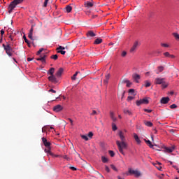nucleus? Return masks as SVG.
Here are the masks:
<instances>
[{"label":"nucleus","mask_w":179,"mask_h":179,"mask_svg":"<svg viewBox=\"0 0 179 179\" xmlns=\"http://www.w3.org/2000/svg\"><path fill=\"white\" fill-rule=\"evenodd\" d=\"M33 31H34L33 26H31V27L29 30V32L28 34V37H29V38H30V40H33Z\"/></svg>","instance_id":"obj_16"},{"label":"nucleus","mask_w":179,"mask_h":179,"mask_svg":"<svg viewBox=\"0 0 179 179\" xmlns=\"http://www.w3.org/2000/svg\"><path fill=\"white\" fill-rule=\"evenodd\" d=\"M110 80V74L106 76V79L104 80V83H108V80Z\"/></svg>","instance_id":"obj_32"},{"label":"nucleus","mask_w":179,"mask_h":179,"mask_svg":"<svg viewBox=\"0 0 179 179\" xmlns=\"http://www.w3.org/2000/svg\"><path fill=\"white\" fill-rule=\"evenodd\" d=\"M48 80H50V82H52V83H58V79H57V77H55V76H49Z\"/></svg>","instance_id":"obj_10"},{"label":"nucleus","mask_w":179,"mask_h":179,"mask_svg":"<svg viewBox=\"0 0 179 179\" xmlns=\"http://www.w3.org/2000/svg\"><path fill=\"white\" fill-rule=\"evenodd\" d=\"M0 33H1L0 43H2V38L3 37V35L5 34V31L3 29H1L0 31Z\"/></svg>","instance_id":"obj_31"},{"label":"nucleus","mask_w":179,"mask_h":179,"mask_svg":"<svg viewBox=\"0 0 179 179\" xmlns=\"http://www.w3.org/2000/svg\"><path fill=\"white\" fill-rule=\"evenodd\" d=\"M121 56L122 57H127V52L126 51H123L122 52V55H121Z\"/></svg>","instance_id":"obj_49"},{"label":"nucleus","mask_w":179,"mask_h":179,"mask_svg":"<svg viewBox=\"0 0 179 179\" xmlns=\"http://www.w3.org/2000/svg\"><path fill=\"white\" fill-rule=\"evenodd\" d=\"M144 124L146 125V127H153V123H152L150 121H145Z\"/></svg>","instance_id":"obj_26"},{"label":"nucleus","mask_w":179,"mask_h":179,"mask_svg":"<svg viewBox=\"0 0 179 179\" xmlns=\"http://www.w3.org/2000/svg\"><path fill=\"white\" fill-rule=\"evenodd\" d=\"M144 111L145 112V113H152V110H150V109H144Z\"/></svg>","instance_id":"obj_52"},{"label":"nucleus","mask_w":179,"mask_h":179,"mask_svg":"<svg viewBox=\"0 0 179 179\" xmlns=\"http://www.w3.org/2000/svg\"><path fill=\"white\" fill-rule=\"evenodd\" d=\"M32 60H33V59H31V58H30V57H28V58H27V61H28V62H30V61H32Z\"/></svg>","instance_id":"obj_64"},{"label":"nucleus","mask_w":179,"mask_h":179,"mask_svg":"<svg viewBox=\"0 0 179 179\" xmlns=\"http://www.w3.org/2000/svg\"><path fill=\"white\" fill-rule=\"evenodd\" d=\"M110 117L111 120L113 121V122H115V121H117V117H115L114 112H113V111L110 112Z\"/></svg>","instance_id":"obj_17"},{"label":"nucleus","mask_w":179,"mask_h":179,"mask_svg":"<svg viewBox=\"0 0 179 179\" xmlns=\"http://www.w3.org/2000/svg\"><path fill=\"white\" fill-rule=\"evenodd\" d=\"M122 82H123V83H126L127 87H131V85H132V83H131L128 80H124Z\"/></svg>","instance_id":"obj_21"},{"label":"nucleus","mask_w":179,"mask_h":179,"mask_svg":"<svg viewBox=\"0 0 179 179\" xmlns=\"http://www.w3.org/2000/svg\"><path fill=\"white\" fill-rule=\"evenodd\" d=\"M133 78L135 79V80H139V79H141V76L138 74H134L133 75Z\"/></svg>","instance_id":"obj_29"},{"label":"nucleus","mask_w":179,"mask_h":179,"mask_svg":"<svg viewBox=\"0 0 179 179\" xmlns=\"http://www.w3.org/2000/svg\"><path fill=\"white\" fill-rule=\"evenodd\" d=\"M161 45H162V47H164L165 48H169L170 47V45L169 44L163 43H161Z\"/></svg>","instance_id":"obj_37"},{"label":"nucleus","mask_w":179,"mask_h":179,"mask_svg":"<svg viewBox=\"0 0 179 179\" xmlns=\"http://www.w3.org/2000/svg\"><path fill=\"white\" fill-rule=\"evenodd\" d=\"M68 120L70 122L71 125L73 126V120H72L71 118H69Z\"/></svg>","instance_id":"obj_55"},{"label":"nucleus","mask_w":179,"mask_h":179,"mask_svg":"<svg viewBox=\"0 0 179 179\" xmlns=\"http://www.w3.org/2000/svg\"><path fill=\"white\" fill-rule=\"evenodd\" d=\"M70 169L73 170V171H76V168H75L73 166L70 167Z\"/></svg>","instance_id":"obj_57"},{"label":"nucleus","mask_w":179,"mask_h":179,"mask_svg":"<svg viewBox=\"0 0 179 179\" xmlns=\"http://www.w3.org/2000/svg\"><path fill=\"white\" fill-rule=\"evenodd\" d=\"M170 108H177V106L176 104H172L170 106Z\"/></svg>","instance_id":"obj_51"},{"label":"nucleus","mask_w":179,"mask_h":179,"mask_svg":"<svg viewBox=\"0 0 179 179\" xmlns=\"http://www.w3.org/2000/svg\"><path fill=\"white\" fill-rule=\"evenodd\" d=\"M96 114H97V112L96 110H92L91 115H96Z\"/></svg>","instance_id":"obj_56"},{"label":"nucleus","mask_w":179,"mask_h":179,"mask_svg":"<svg viewBox=\"0 0 179 179\" xmlns=\"http://www.w3.org/2000/svg\"><path fill=\"white\" fill-rule=\"evenodd\" d=\"M7 31L8 34H9V38H10L11 41H13L15 40L13 38V37H15V36L13 35V30L8 29Z\"/></svg>","instance_id":"obj_12"},{"label":"nucleus","mask_w":179,"mask_h":179,"mask_svg":"<svg viewBox=\"0 0 179 179\" xmlns=\"http://www.w3.org/2000/svg\"><path fill=\"white\" fill-rule=\"evenodd\" d=\"M174 149H176V146H174V145L171 146V147H165L164 148V150L167 153H171V152H174Z\"/></svg>","instance_id":"obj_9"},{"label":"nucleus","mask_w":179,"mask_h":179,"mask_svg":"<svg viewBox=\"0 0 179 179\" xmlns=\"http://www.w3.org/2000/svg\"><path fill=\"white\" fill-rule=\"evenodd\" d=\"M2 45H3V48L4 50H6V45L3 44Z\"/></svg>","instance_id":"obj_63"},{"label":"nucleus","mask_w":179,"mask_h":179,"mask_svg":"<svg viewBox=\"0 0 179 179\" xmlns=\"http://www.w3.org/2000/svg\"><path fill=\"white\" fill-rule=\"evenodd\" d=\"M129 174H134L136 177H140L141 176V172L139 171H135L131 169H129Z\"/></svg>","instance_id":"obj_8"},{"label":"nucleus","mask_w":179,"mask_h":179,"mask_svg":"<svg viewBox=\"0 0 179 179\" xmlns=\"http://www.w3.org/2000/svg\"><path fill=\"white\" fill-rule=\"evenodd\" d=\"M163 71H164V67L162 66H159L157 67V69L156 71V73L157 75H159V73H160V72H163Z\"/></svg>","instance_id":"obj_18"},{"label":"nucleus","mask_w":179,"mask_h":179,"mask_svg":"<svg viewBox=\"0 0 179 179\" xmlns=\"http://www.w3.org/2000/svg\"><path fill=\"white\" fill-rule=\"evenodd\" d=\"M81 138L82 139H84V141H89V138L86 135H82Z\"/></svg>","instance_id":"obj_39"},{"label":"nucleus","mask_w":179,"mask_h":179,"mask_svg":"<svg viewBox=\"0 0 179 179\" xmlns=\"http://www.w3.org/2000/svg\"><path fill=\"white\" fill-rule=\"evenodd\" d=\"M78 73H80V72L79 71L76 72L75 74H73V76L71 77V80H76V77L78 76Z\"/></svg>","instance_id":"obj_28"},{"label":"nucleus","mask_w":179,"mask_h":179,"mask_svg":"<svg viewBox=\"0 0 179 179\" xmlns=\"http://www.w3.org/2000/svg\"><path fill=\"white\" fill-rule=\"evenodd\" d=\"M63 50H65V47H64V46H59V47L57 48V51H62Z\"/></svg>","instance_id":"obj_40"},{"label":"nucleus","mask_w":179,"mask_h":179,"mask_svg":"<svg viewBox=\"0 0 179 179\" xmlns=\"http://www.w3.org/2000/svg\"><path fill=\"white\" fill-rule=\"evenodd\" d=\"M85 8H92L93 3L87 1L86 3H85Z\"/></svg>","instance_id":"obj_22"},{"label":"nucleus","mask_w":179,"mask_h":179,"mask_svg":"<svg viewBox=\"0 0 179 179\" xmlns=\"http://www.w3.org/2000/svg\"><path fill=\"white\" fill-rule=\"evenodd\" d=\"M139 45H141V43H139V41H136L130 49V52L131 54H134V52H135V51H136V48H138V47H139Z\"/></svg>","instance_id":"obj_7"},{"label":"nucleus","mask_w":179,"mask_h":179,"mask_svg":"<svg viewBox=\"0 0 179 179\" xmlns=\"http://www.w3.org/2000/svg\"><path fill=\"white\" fill-rule=\"evenodd\" d=\"M173 36L176 38V40H179V34L178 33H173Z\"/></svg>","instance_id":"obj_43"},{"label":"nucleus","mask_w":179,"mask_h":179,"mask_svg":"<svg viewBox=\"0 0 179 179\" xmlns=\"http://www.w3.org/2000/svg\"><path fill=\"white\" fill-rule=\"evenodd\" d=\"M134 138L138 144L141 143V140L139 139V136H138V134H136V133L134 134Z\"/></svg>","instance_id":"obj_20"},{"label":"nucleus","mask_w":179,"mask_h":179,"mask_svg":"<svg viewBox=\"0 0 179 179\" xmlns=\"http://www.w3.org/2000/svg\"><path fill=\"white\" fill-rule=\"evenodd\" d=\"M109 155L111 157H114V156H115V154L114 153V151H113V150H109Z\"/></svg>","instance_id":"obj_42"},{"label":"nucleus","mask_w":179,"mask_h":179,"mask_svg":"<svg viewBox=\"0 0 179 179\" xmlns=\"http://www.w3.org/2000/svg\"><path fill=\"white\" fill-rule=\"evenodd\" d=\"M127 100H134V96H128Z\"/></svg>","instance_id":"obj_58"},{"label":"nucleus","mask_w":179,"mask_h":179,"mask_svg":"<svg viewBox=\"0 0 179 179\" xmlns=\"http://www.w3.org/2000/svg\"><path fill=\"white\" fill-rule=\"evenodd\" d=\"M111 169L113 170H114L115 171H118V169H117V168L115 167V166L114 165H111Z\"/></svg>","instance_id":"obj_47"},{"label":"nucleus","mask_w":179,"mask_h":179,"mask_svg":"<svg viewBox=\"0 0 179 179\" xmlns=\"http://www.w3.org/2000/svg\"><path fill=\"white\" fill-rule=\"evenodd\" d=\"M5 51L6 54H7L8 57H12V55H13V48L10 47V44H9L8 43H6V48Z\"/></svg>","instance_id":"obj_5"},{"label":"nucleus","mask_w":179,"mask_h":179,"mask_svg":"<svg viewBox=\"0 0 179 179\" xmlns=\"http://www.w3.org/2000/svg\"><path fill=\"white\" fill-rule=\"evenodd\" d=\"M87 37H96V34H94V32L92 31H89L87 33Z\"/></svg>","instance_id":"obj_19"},{"label":"nucleus","mask_w":179,"mask_h":179,"mask_svg":"<svg viewBox=\"0 0 179 179\" xmlns=\"http://www.w3.org/2000/svg\"><path fill=\"white\" fill-rule=\"evenodd\" d=\"M48 127L47 126H45L44 127L42 128V132H45V131H47Z\"/></svg>","instance_id":"obj_50"},{"label":"nucleus","mask_w":179,"mask_h":179,"mask_svg":"<svg viewBox=\"0 0 179 179\" xmlns=\"http://www.w3.org/2000/svg\"><path fill=\"white\" fill-rule=\"evenodd\" d=\"M129 93H130V94H132L133 96H135V90L134 89H130L129 90Z\"/></svg>","instance_id":"obj_36"},{"label":"nucleus","mask_w":179,"mask_h":179,"mask_svg":"<svg viewBox=\"0 0 179 179\" xmlns=\"http://www.w3.org/2000/svg\"><path fill=\"white\" fill-rule=\"evenodd\" d=\"M17 33V31L13 30V36H16Z\"/></svg>","instance_id":"obj_62"},{"label":"nucleus","mask_w":179,"mask_h":179,"mask_svg":"<svg viewBox=\"0 0 179 179\" xmlns=\"http://www.w3.org/2000/svg\"><path fill=\"white\" fill-rule=\"evenodd\" d=\"M42 141L45 146V152L48 154L49 156H54V154L51 152V143L47 141V138L43 137Z\"/></svg>","instance_id":"obj_2"},{"label":"nucleus","mask_w":179,"mask_h":179,"mask_svg":"<svg viewBox=\"0 0 179 179\" xmlns=\"http://www.w3.org/2000/svg\"><path fill=\"white\" fill-rule=\"evenodd\" d=\"M169 101H170V98H169V96L163 97L160 100V103L162 104H167V103H169Z\"/></svg>","instance_id":"obj_13"},{"label":"nucleus","mask_w":179,"mask_h":179,"mask_svg":"<svg viewBox=\"0 0 179 179\" xmlns=\"http://www.w3.org/2000/svg\"><path fill=\"white\" fill-rule=\"evenodd\" d=\"M136 106L139 107V106L142 104H149V100L148 99V98H143L142 99L136 101Z\"/></svg>","instance_id":"obj_6"},{"label":"nucleus","mask_w":179,"mask_h":179,"mask_svg":"<svg viewBox=\"0 0 179 179\" xmlns=\"http://www.w3.org/2000/svg\"><path fill=\"white\" fill-rule=\"evenodd\" d=\"M164 55L165 56V57H170V53L169 52H164Z\"/></svg>","instance_id":"obj_53"},{"label":"nucleus","mask_w":179,"mask_h":179,"mask_svg":"<svg viewBox=\"0 0 179 179\" xmlns=\"http://www.w3.org/2000/svg\"><path fill=\"white\" fill-rule=\"evenodd\" d=\"M144 141L147 143L148 146H149V148H153V145L152 144V142L150 141H147L146 139H144Z\"/></svg>","instance_id":"obj_27"},{"label":"nucleus","mask_w":179,"mask_h":179,"mask_svg":"<svg viewBox=\"0 0 179 179\" xmlns=\"http://www.w3.org/2000/svg\"><path fill=\"white\" fill-rule=\"evenodd\" d=\"M105 170H106V171H107V173H110V168H108V166H106Z\"/></svg>","instance_id":"obj_54"},{"label":"nucleus","mask_w":179,"mask_h":179,"mask_svg":"<svg viewBox=\"0 0 179 179\" xmlns=\"http://www.w3.org/2000/svg\"><path fill=\"white\" fill-rule=\"evenodd\" d=\"M118 136L120 137V141H116V145L118 148V150L120 153L125 156V152H124V149H127L128 148V143L125 142V134H124V131H119L118 133Z\"/></svg>","instance_id":"obj_1"},{"label":"nucleus","mask_w":179,"mask_h":179,"mask_svg":"<svg viewBox=\"0 0 179 179\" xmlns=\"http://www.w3.org/2000/svg\"><path fill=\"white\" fill-rule=\"evenodd\" d=\"M51 59H55V61H57V59H58V55H52Z\"/></svg>","instance_id":"obj_38"},{"label":"nucleus","mask_w":179,"mask_h":179,"mask_svg":"<svg viewBox=\"0 0 179 179\" xmlns=\"http://www.w3.org/2000/svg\"><path fill=\"white\" fill-rule=\"evenodd\" d=\"M169 58L174 59V58H176V56H174L173 55H169Z\"/></svg>","instance_id":"obj_60"},{"label":"nucleus","mask_w":179,"mask_h":179,"mask_svg":"<svg viewBox=\"0 0 179 179\" xmlns=\"http://www.w3.org/2000/svg\"><path fill=\"white\" fill-rule=\"evenodd\" d=\"M45 58H47L46 55H44L43 56L41 55L39 58L36 59V61H41L42 64H45Z\"/></svg>","instance_id":"obj_14"},{"label":"nucleus","mask_w":179,"mask_h":179,"mask_svg":"<svg viewBox=\"0 0 179 179\" xmlns=\"http://www.w3.org/2000/svg\"><path fill=\"white\" fill-rule=\"evenodd\" d=\"M124 114H128V115H132V112L128 109L124 110Z\"/></svg>","instance_id":"obj_30"},{"label":"nucleus","mask_w":179,"mask_h":179,"mask_svg":"<svg viewBox=\"0 0 179 179\" xmlns=\"http://www.w3.org/2000/svg\"><path fill=\"white\" fill-rule=\"evenodd\" d=\"M155 82V85H162V89H166L169 86V83L166 82V78H157Z\"/></svg>","instance_id":"obj_4"},{"label":"nucleus","mask_w":179,"mask_h":179,"mask_svg":"<svg viewBox=\"0 0 179 179\" xmlns=\"http://www.w3.org/2000/svg\"><path fill=\"white\" fill-rule=\"evenodd\" d=\"M22 2H23V0H13L8 7V13H12L13 9H15L17 5H20Z\"/></svg>","instance_id":"obj_3"},{"label":"nucleus","mask_w":179,"mask_h":179,"mask_svg":"<svg viewBox=\"0 0 179 179\" xmlns=\"http://www.w3.org/2000/svg\"><path fill=\"white\" fill-rule=\"evenodd\" d=\"M48 3V0H45L44 3H43V8H46Z\"/></svg>","instance_id":"obj_46"},{"label":"nucleus","mask_w":179,"mask_h":179,"mask_svg":"<svg viewBox=\"0 0 179 179\" xmlns=\"http://www.w3.org/2000/svg\"><path fill=\"white\" fill-rule=\"evenodd\" d=\"M150 85H151L150 82H149L148 80H146L144 82V86L145 87H150Z\"/></svg>","instance_id":"obj_33"},{"label":"nucleus","mask_w":179,"mask_h":179,"mask_svg":"<svg viewBox=\"0 0 179 179\" xmlns=\"http://www.w3.org/2000/svg\"><path fill=\"white\" fill-rule=\"evenodd\" d=\"M55 71V69L52 67V68L50 69L48 73H50V76H54V72Z\"/></svg>","instance_id":"obj_24"},{"label":"nucleus","mask_w":179,"mask_h":179,"mask_svg":"<svg viewBox=\"0 0 179 179\" xmlns=\"http://www.w3.org/2000/svg\"><path fill=\"white\" fill-rule=\"evenodd\" d=\"M66 160H69V157H68L66 155H64L63 157Z\"/></svg>","instance_id":"obj_61"},{"label":"nucleus","mask_w":179,"mask_h":179,"mask_svg":"<svg viewBox=\"0 0 179 179\" xmlns=\"http://www.w3.org/2000/svg\"><path fill=\"white\" fill-rule=\"evenodd\" d=\"M88 137H89V138H92V137H93V132L90 131V132L88 133Z\"/></svg>","instance_id":"obj_48"},{"label":"nucleus","mask_w":179,"mask_h":179,"mask_svg":"<svg viewBox=\"0 0 179 179\" xmlns=\"http://www.w3.org/2000/svg\"><path fill=\"white\" fill-rule=\"evenodd\" d=\"M57 52L62 54V55H65V54L66 53L65 50H58Z\"/></svg>","instance_id":"obj_44"},{"label":"nucleus","mask_w":179,"mask_h":179,"mask_svg":"<svg viewBox=\"0 0 179 179\" xmlns=\"http://www.w3.org/2000/svg\"><path fill=\"white\" fill-rule=\"evenodd\" d=\"M101 161L103 162V163H107L108 162V159L106 157H102Z\"/></svg>","instance_id":"obj_34"},{"label":"nucleus","mask_w":179,"mask_h":179,"mask_svg":"<svg viewBox=\"0 0 179 179\" xmlns=\"http://www.w3.org/2000/svg\"><path fill=\"white\" fill-rule=\"evenodd\" d=\"M101 43H103V39L98 38L94 41V44H101Z\"/></svg>","instance_id":"obj_23"},{"label":"nucleus","mask_w":179,"mask_h":179,"mask_svg":"<svg viewBox=\"0 0 179 179\" xmlns=\"http://www.w3.org/2000/svg\"><path fill=\"white\" fill-rule=\"evenodd\" d=\"M23 38H24L25 43H27V44L28 45H30V43H29V40H27V38H26V36H23Z\"/></svg>","instance_id":"obj_45"},{"label":"nucleus","mask_w":179,"mask_h":179,"mask_svg":"<svg viewBox=\"0 0 179 179\" xmlns=\"http://www.w3.org/2000/svg\"><path fill=\"white\" fill-rule=\"evenodd\" d=\"M112 129L113 131H117V125H115V123H112Z\"/></svg>","instance_id":"obj_35"},{"label":"nucleus","mask_w":179,"mask_h":179,"mask_svg":"<svg viewBox=\"0 0 179 179\" xmlns=\"http://www.w3.org/2000/svg\"><path fill=\"white\" fill-rule=\"evenodd\" d=\"M63 73H64V69L59 68L57 72L55 73V76H57V78H61Z\"/></svg>","instance_id":"obj_15"},{"label":"nucleus","mask_w":179,"mask_h":179,"mask_svg":"<svg viewBox=\"0 0 179 179\" xmlns=\"http://www.w3.org/2000/svg\"><path fill=\"white\" fill-rule=\"evenodd\" d=\"M65 9H66V12H67V13H71V12L72 11V6H66Z\"/></svg>","instance_id":"obj_25"},{"label":"nucleus","mask_w":179,"mask_h":179,"mask_svg":"<svg viewBox=\"0 0 179 179\" xmlns=\"http://www.w3.org/2000/svg\"><path fill=\"white\" fill-rule=\"evenodd\" d=\"M44 51V48H41L36 53V55H40Z\"/></svg>","instance_id":"obj_41"},{"label":"nucleus","mask_w":179,"mask_h":179,"mask_svg":"<svg viewBox=\"0 0 179 179\" xmlns=\"http://www.w3.org/2000/svg\"><path fill=\"white\" fill-rule=\"evenodd\" d=\"M49 92H52V93H57V91L54 90L53 89H50Z\"/></svg>","instance_id":"obj_59"},{"label":"nucleus","mask_w":179,"mask_h":179,"mask_svg":"<svg viewBox=\"0 0 179 179\" xmlns=\"http://www.w3.org/2000/svg\"><path fill=\"white\" fill-rule=\"evenodd\" d=\"M63 107L61 105H57L53 108V111H55V113H59V111H62Z\"/></svg>","instance_id":"obj_11"}]
</instances>
